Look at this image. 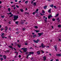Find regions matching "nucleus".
<instances>
[{"mask_svg":"<svg viewBox=\"0 0 61 61\" xmlns=\"http://www.w3.org/2000/svg\"><path fill=\"white\" fill-rule=\"evenodd\" d=\"M14 19L13 20L14 21H15V20H17V19L18 18V16L17 15L16 16L15 15L14 17Z\"/></svg>","mask_w":61,"mask_h":61,"instance_id":"nucleus-1","label":"nucleus"},{"mask_svg":"<svg viewBox=\"0 0 61 61\" xmlns=\"http://www.w3.org/2000/svg\"><path fill=\"white\" fill-rule=\"evenodd\" d=\"M33 41H34V43H35L37 44L38 42L40 41V40H39V39H37V41L34 40Z\"/></svg>","mask_w":61,"mask_h":61,"instance_id":"nucleus-2","label":"nucleus"},{"mask_svg":"<svg viewBox=\"0 0 61 61\" xmlns=\"http://www.w3.org/2000/svg\"><path fill=\"white\" fill-rule=\"evenodd\" d=\"M21 49L22 50L23 49L24 50V52H26L27 51V48H21Z\"/></svg>","mask_w":61,"mask_h":61,"instance_id":"nucleus-3","label":"nucleus"},{"mask_svg":"<svg viewBox=\"0 0 61 61\" xmlns=\"http://www.w3.org/2000/svg\"><path fill=\"white\" fill-rule=\"evenodd\" d=\"M43 33H38V35L39 36H38V37H39V36H40L41 35H43Z\"/></svg>","mask_w":61,"mask_h":61,"instance_id":"nucleus-4","label":"nucleus"},{"mask_svg":"<svg viewBox=\"0 0 61 61\" xmlns=\"http://www.w3.org/2000/svg\"><path fill=\"white\" fill-rule=\"evenodd\" d=\"M43 61H45L46 60V57L45 56H44L43 57Z\"/></svg>","mask_w":61,"mask_h":61,"instance_id":"nucleus-5","label":"nucleus"},{"mask_svg":"<svg viewBox=\"0 0 61 61\" xmlns=\"http://www.w3.org/2000/svg\"><path fill=\"white\" fill-rule=\"evenodd\" d=\"M5 32H6L7 31V30L8 29V28H7V26H5Z\"/></svg>","mask_w":61,"mask_h":61,"instance_id":"nucleus-6","label":"nucleus"},{"mask_svg":"<svg viewBox=\"0 0 61 61\" xmlns=\"http://www.w3.org/2000/svg\"><path fill=\"white\" fill-rule=\"evenodd\" d=\"M54 47L55 48L56 51H57V47H56V45H55L54 46Z\"/></svg>","mask_w":61,"mask_h":61,"instance_id":"nucleus-7","label":"nucleus"},{"mask_svg":"<svg viewBox=\"0 0 61 61\" xmlns=\"http://www.w3.org/2000/svg\"><path fill=\"white\" fill-rule=\"evenodd\" d=\"M29 53L30 56H31V54H34V52H29Z\"/></svg>","mask_w":61,"mask_h":61,"instance_id":"nucleus-8","label":"nucleus"},{"mask_svg":"<svg viewBox=\"0 0 61 61\" xmlns=\"http://www.w3.org/2000/svg\"><path fill=\"white\" fill-rule=\"evenodd\" d=\"M56 56H61V54H56Z\"/></svg>","mask_w":61,"mask_h":61,"instance_id":"nucleus-9","label":"nucleus"},{"mask_svg":"<svg viewBox=\"0 0 61 61\" xmlns=\"http://www.w3.org/2000/svg\"><path fill=\"white\" fill-rule=\"evenodd\" d=\"M47 17H46L45 18V19H44V21L46 23L47 22Z\"/></svg>","mask_w":61,"mask_h":61,"instance_id":"nucleus-10","label":"nucleus"},{"mask_svg":"<svg viewBox=\"0 0 61 61\" xmlns=\"http://www.w3.org/2000/svg\"><path fill=\"white\" fill-rule=\"evenodd\" d=\"M51 8L50 9H49V10L48 11V12H49V13H51Z\"/></svg>","mask_w":61,"mask_h":61,"instance_id":"nucleus-11","label":"nucleus"},{"mask_svg":"<svg viewBox=\"0 0 61 61\" xmlns=\"http://www.w3.org/2000/svg\"><path fill=\"white\" fill-rule=\"evenodd\" d=\"M52 17V16L51 15H50L48 16V18L49 19H50V17Z\"/></svg>","mask_w":61,"mask_h":61,"instance_id":"nucleus-12","label":"nucleus"},{"mask_svg":"<svg viewBox=\"0 0 61 61\" xmlns=\"http://www.w3.org/2000/svg\"><path fill=\"white\" fill-rule=\"evenodd\" d=\"M44 46V44L43 43H42L41 44V46L42 48H44V47H45V46Z\"/></svg>","mask_w":61,"mask_h":61,"instance_id":"nucleus-13","label":"nucleus"},{"mask_svg":"<svg viewBox=\"0 0 61 61\" xmlns=\"http://www.w3.org/2000/svg\"><path fill=\"white\" fill-rule=\"evenodd\" d=\"M36 2H34L33 3V5L34 6H36Z\"/></svg>","mask_w":61,"mask_h":61,"instance_id":"nucleus-14","label":"nucleus"},{"mask_svg":"<svg viewBox=\"0 0 61 61\" xmlns=\"http://www.w3.org/2000/svg\"><path fill=\"white\" fill-rule=\"evenodd\" d=\"M3 57L4 58V59H5L6 58V56H5V55H4L3 56Z\"/></svg>","mask_w":61,"mask_h":61,"instance_id":"nucleus-15","label":"nucleus"},{"mask_svg":"<svg viewBox=\"0 0 61 61\" xmlns=\"http://www.w3.org/2000/svg\"><path fill=\"white\" fill-rule=\"evenodd\" d=\"M36 34H35V35H33V38H35V37H36Z\"/></svg>","mask_w":61,"mask_h":61,"instance_id":"nucleus-16","label":"nucleus"},{"mask_svg":"<svg viewBox=\"0 0 61 61\" xmlns=\"http://www.w3.org/2000/svg\"><path fill=\"white\" fill-rule=\"evenodd\" d=\"M44 9H46L47 8V6H45L44 7Z\"/></svg>","mask_w":61,"mask_h":61,"instance_id":"nucleus-17","label":"nucleus"},{"mask_svg":"<svg viewBox=\"0 0 61 61\" xmlns=\"http://www.w3.org/2000/svg\"><path fill=\"white\" fill-rule=\"evenodd\" d=\"M59 15V14H56V15L55 16V17H57V16H58Z\"/></svg>","mask_w":61,"mask_h":61,"instance_id":"nucleus-18","label":"nucleus"},{"mask_svg":"<svg viewBox=\"0 0 61 61\" xmlns=\"http://www.w3.org/2000/svg\"><path fill=\"white\" fill-rule=\"evenodd\" d=\"M29 14V13L28 12H25L24 13V14L25 15H26L27 14Z\"/></svg>","mask_w":61,"mask_h":61,"instance_id":"nucleus-19","label":"nucleus"},{"mask_svg":"<svg viewBox=\"0 0 61 61\" xmlns=\"http://www.w3.org/2000/svg\"><path fill=\"white\" fill-rule=\"evenodd\" d=\"M37 54L39 55V54H40V51H38L37 52Z\"/></svg>","mask_w":61,"mask_h":61,"instance_id":"nucleus-20","label":"nucleus"},{"mask_svg":"<svg viewBox=\"0 0 61 61\" xmlns=\"http://www.w3.org/2000/svg\"><path fill=\"white\" fill-rule=\"evenodd\" d=\"M50 7H53V4H52L50 5Z\"/></svg>","mask_w":61,"mask_h":61,"instance_id":"nucleus-21","label":"nucleus"},{"mask_svg":"<svg viewBox=\"0 0 61 61\" xmlns=\"http://www.w3.org/2000/svg\"><path fill=\"white\" fill-rule=\"evenodd\" d=\"M19 22L18 21H16L15 22V23L16 24H17V25H18V22Z\"/></svg>","mask_w":61,"mask_h":61,"instance_id":"nucleus-22","label":"nucleus"},{"mask_svg":"<svg viewBox=\"0 0 61 61\" xmlns=\"http://www.w3.org/2000/svg\"><path fill=\"white\" fill-rule=\"evenodd\" d=\"M35 28H36V29H37L38 28V27L37 26H35Z\"/></svg>","mask_w":61,"mask_h":61,"instance_id":"nucleus-23","label":"nucleus"},{"mask_svg":"<svg viewBox=\"0 0 61 61\" xmlns=\"http://www.w3.org/2000/svg\"><path fill=\"white\" fill-rule=\"evenodd\" d=\"M30 54H28V55L27 56V58H27V59L28 58V56H30Z\"/></svg>","mask_w":61,"mask_h":61,"instance_id":"nucleus-24","label":"nucleus"},{"mask_svg":"<svg viewBox=\"0 0 61 61\" xmlns=\"http://www.w3.org/2000/svg\"><path fill=\"white\" fill-rule=\"evenodd\" d=\"M30 54H28V55L27 56V58H27V59L28 58V56H30Z\"/></svg>","mask_w":61,"mask_h":61,"instance_id":"nucleus-25","label":"nucleus"},{"mask_svg":"<svg viewBox=\"0 0 61 61\" xmlns=\"http://www.w3.org/2000/svg\"><path fill=\"white\" fill-rule=\"evenodd\" d=\"M7 14L8 15H11V14H12V13L10 12L9 13H7Z\"/></svg>","mask_w":61,"mask_h":61,"instance_id":"nucleus-26","label":"nucleus"},{"mask_svg":"<svg viewBox=\"0 0 61 61\" xmlns=\"http://www.w3.org/2000/svg\"><path fill=\"white\" fill-rule=\"evenodd\" d=\"M20 10L21 11V12H23L24 11V10H23V9H20Z\"/></svg>","mask_w":61,"mask_h":61,"instance_id":"nucleus-27","label":"nucleus"},{"mask_svg":"<svg viewBox=\"0 0 61 61\" xmlns=\"http://www.w3.org/2000/svg\"><path fill=\"white\" fill-rule=\"evenodd\" d=\"M61 25H58V27H61Z\"/></svg>","mask_w":61,"mask_h":61,"instance_id":"nucleus-28","label":"nucleus"},{"mask_svg":"<svg viewBox=\"0 0 61 61\" xmlns=\"http://www.w3.org/2000/svg\"><path fill=\"white\" fill-rule=\"evenodd\" d=\"M10 9L9 8H8V10L9 11V12H10Z\"/></svg>","mask_w":61,"mask_h":61,"instance_id":"nucleus-29","label":"nucleus"},{"mask_svg":"<svg viewBox=\"0 0 61 61\" xmlns=\"http://www.w3.org/2000/svg\"><path fill=\"white\" fill-rule=\"evenodd\" d=\"M18 47H20V48L21 47V46L18 44Z\"/></svg>","mask_w":61,"mask_h":61,"instance_id":"nucleus-30","label":"nucleus"},{"mask_svg":"<svg viewBox=\"0 0 61 61\" xmlns=\"http://www.w3.org/2000/svg\"><path fill=\"white\" fill-rule=\"evenodd\" d=\"M4 36V33H2L1 35V36Z\"/></svg>","mask_w":61,"mask_h":61,"instance_id":"nucleus-31","label":"nucleus"},{"mask_svg":"<svg viewBox=\"0 0 61 61\" xmlns=\"http://www.w3.org/2000/svg\"><path fill=\"white\" fill-rule=\"evenodd\" d=\"M28 3V1H27L25 2V4H27Z\"/></svg>","mask_w":61,"mask_h":61,"instance_id":"nucleus-32","label":"nucleus"},{"mask_svg":"<svg viewBox=\"0 0 61 61\" xmlns=\"http://www.w3.org/2000/svg\"><path fill=\"white\" fill-rule=\"evenodd\" d=\"M36 33H38V32H39V30H36Z\"/></svg>","mask_w":61,"mask_h":61,"instance_id":"nucleus-33","label":"nucleus"},{"mask_svg":"<svg viewBox=\"0 0 61 61\" xmlns=\"http://www.w3.org/2000/svg\"><path fill=\"white\" fill-rule=\"evenodd\" d=\"M41 52H42V53L43 54H44V51H43L42 50H41Z\"/></svg>","mask_w":61,"mask_h":61,"instance_id":"nucleus-34","label":"nucleus"},{"mask_svg":"<svg viewBox=\"0 0 61 61\" xmlns=\"http://www.w3.org/2000/svg\"><path fill=\"white\" fill-rule=\"evenodd\" d=\"M3 30H4V28H2L0 30L1 31H3Z\"/></svg>","mask_w":61,"mask_h":61,"instance_id":"nucleus-35","label":"nucleus"},{"mask_svg":"<svg viewBox=\"0 0 61 61\" xmlns=\"http://www.w3.org/2000/svg\"><path fill=\"white\" fill-rule=\"evenodd\" d=\"M0 60L1 61H3V58H0Z\"/></svg>","mask_w":61,"mask_h":61,"instance_id":"nucleus-36","label":"nucleus"},{"mask_svg":"<svg viewBox=\"0 0 61 61\" xmlns=\"http://www.w3.org/2000/svg\"><path fill=\"white\" fill-rule=\"evenodd\" d=\"M25 29H25V28H23V30H25Z\"/></svg>","mask_w":61,"mask_h":61,"instance_id":"nucleus-37","label":"nucleus"},{"mask_svg":"<svg viewBox=\"0 0 61 61\" xmlns=\"http://www.w3.org/2000/svg\"><path fill=\"white\" fill-rule=\"evenodd\" d=\"M60 21V20H57V21L58 22H59Z\"/></svg>","mask_w":61,"mask_h":61,"instance_id":"nucleus-38","label":"nucleus"},{"mask_svg":"<svg viewBox=\"0 0 61 61\" xmlns=\"http://www.w3.org/2000/svg\"><path fill=\"white\" fill-rule=\"evenodd\" d=\"M32 14L34 15H35V14H36V13H35V12H34Z\"/></svg>","mask_w":61,"mask_h":61,"instance_id":"nucleus-39","label":"nucleus"},{"mask_svg":"<svg viewBox=\"0 0 61 61\" xmlns=\"http://www.w3.org/2000/svg\"><path fill=\"white\" fill-rule=\"evenodd\" d=\"M1 18H4V17H5L4 16H1Z\"/></svg>","mask_w":61,"mask_h":61,"instance_id":"nucleus-40","label":"nucleus"},{"mask_svg":"<svg viewBox=\"0 0 61 61\" xmlns=\"http://www.w3.org/2000/svg\"><path fill=\"white\" fill-rule=\"evenodd\" d=\"M25 45H28V44L27 43H26L25 44Z\"/></svg>","mask_w":61,"mask_h":61,"instance_id":"nucleus-41","label":"nucleus"},{"mask_svg":"<svg viewBox=\"0 0 61 61\" xmlns=\"http://www.w3.org/2000/svg\"><path fill=\"white\" fill-rule=\"evenodd\" d=\"M24 23L23 22H21V24H22L23 25V24H24Z\"/></svg>","mask_w":61,"mask_h":61,"instance_id":"nucleus-42","label":"nucleus"},{"mask_svg":"<svg viewBox=\"0 0 61 61\" xmlns=\"http://www.w3.org/2000/svg\"><path fill=\"white\" fill-rule=\"evenodd\" d=\"M9 51L8 50H7L6 52H9Z\"/></svg>","mask_w":61,"mask_h":61,"instance_id":"nucleus-43","label":"nucleus"},{"mask_svg":"<svg viewBox=\"0 0 61 61\" xmlns=\"http://www.w3.org/2000/svg\"><path fill=\"white\" fill-rule=\"evenodd\" d=\"M52 21H54L55 20V19H53L52 20Z\"/></svg>","mask_w":61,"mask_h":61,"instance_id":"nucleus-44","label":"nucleus"},{"mask_svg":"<svg viewBox=\"0 0 61 61\" xmlns=\"http://www.w3.org/2000/svg\"><path fill=\"white\" fill-rule=\"evenodd\" d=\"M16 6L17 8H19V6H18V5H16Z\"/></svg>","mask_w":61,"mask_h":61,"instance_id":"nucleus-45","label":"nucleus"},{"mask_svg":"<svg viewBox=\"0 0 61 61\" xmlns=\"http://www.w3.org/2000/svg\"><path fill=\"white\" fill-rule=\"evenodd\" d=\"M21 57V56L20 55H19V57L20 58V57Z\"/></svg>","mask_w":61,"mask_h":61,"instance_id":"nucleus-46","label":"nucleus"},{"mask_svg":"<svg viewBox=\"0 0 61 61\" xmlns=\"http://www.w3.org/2000/svg\"><path fill=\"white\" fill-rule=\"evenodd\" d=\"M9 47H10V48H12V46H9Z\"/></svg>","mask_w":61,"mask_h":61,"instance_id":"nucleus-47","label":"nucleus"},{"mask_svg":"<svg viewBox=\"0 0 61 61\" xmlns=\"http://www.w3.org/2000/svg\"><path fill=\"white\" fill-rule=\"evenodd\" d=\"M28 54L27 52H26L25 53V55H26V54Z\"/></svg>","mask_w":61,"mask_h":61,"instance_id":"nucleus-48","label":"nucleus"},{"mask_svg":"<svg viewBox=\"0 0 61 61\" xmlns=\"http://www.w3.org/2000/svg\"><path fill=\"white\" fill-rule=\"evenodd\" d=\"M54 8H55V9H56V6H54Z\"/></svg>","mask_w":61,"mask_h":61,"instance_id":"nucleus-49","label":"nucleus"},{"mask_svg":"<svg viewBox=\"0 0 61 61\" xmlns=\"http://www.w3.org/2000/svg\"><path fill=\"white\" fill-rule=\"evenodd\" d=\"M45 13V11H42V13Z\"/></svg>","mask_w":61,"mask_h":61,"instance_id":"nucleus-50","label":"nucleus"},{"mask_svg":"<svg viewBox=\"0 0 61 61\" xmlns=\"http://www.w3.org/2000/svg\"><path fill=\"white\" fill-rule=\"evenodd\" d=\"M15 2H17V0H15Z\"/></svg>","mask_w":61,"mask_h":61,"instance_id":"nucleus-51","label":"nucleus"},{"mask_svg":"<svg viewBox=\"0 0 61 61\" xmlns=\"http://www.w3.org/2000/svg\"><path fill=\"white\" fill-rule=\"evenodd\" d=\"M14 3V2H10V3H11V4H13V3Z\"/></svg>","mask_w":61,"mask_h":61,"instance_id":"nucleus-52","label":"nucleus"},{"mask_svg":"<svg viewBox=\"0 0 61 61\" xmlns=\"http://www.w3.org/2000/svg\"><path fill=\"white\" fill-rule=\"evenodd\" d=\"M56 61H59L58 59H56Z\"/></svg>","mask_w":61,"mask_h":61,"instance_id":"nucleus-53","label":"nucleus"},{"mask_svg":"<svg viewBox=\"0 0 61 61\" xmlns=\"http://www.w3.org/2000/svg\"><path fill=\"white\" fill-rule=\"evenodd\" d=\"M49 55L50 56H52V55H51V54H50V53L49 54Z\"/></svg>","mask_w":61,"mask_h":61,"instance_id":"nucleus-54","label":"nucleus"},{"mask_svg":"<svg viewBox=\"0 0 61 61\" xmlns=\"http://www.w3.org/2000/svg\"><path fill=\"white\" fill-rule=\"evenodd\" d=\"M59 41H61V39H59Z\"/></svg>","mask_w":61,"mask_h":61,"instance_id":"nucleus-55","label":"nucleus"},{"mask_svg":"<svg viewBox=\"0 0 61 61\" xmlns=\"http://www.w3.org/2000/svg\"><path fill=\"white\" fill-rule=\"evenodd\" d=\"M16 57H17V56H16V55L15 56V58H16Z\"/></svg>","mask_w":61,"mask_h":61,"instance_id":"nucleus-56","label":"nucleus"},{"mask_svg":"<svg viewBox=\"0 0 61 61\" xmlns=\"http://www.w3.org/2000/svg\"><path fill=\"white\" fill-rule=\"evenodd\" d=\"M16 34H19V32H16Z\"/></svg>","mask_w":61,"mask_h":61,"instance_id":"nucleus-57","label":"nucleus"},{"mask_svg":"<svg viewBox=\"0 0 61 61\" xmlns=\"http://www.w3.org/2000/svg\"><path fill=\"white\" fill-rule=\"evenodd\" d=\"M33 1H32L31 2V3L32 4H33Z\"/></svg>","mask_w":61,"mask_h":61,"instance_id":"nucleus-58","label":"nucleus"},{"mask_svg":"<svg viewBox=\"0 0 61 61\" xmlns=\"http://www.w3.org/2000/svg\"><path fill=\"white\" fill-rule=\"evenodd\" d=\"M59 20V18H58L57 19V20Z\"/></svg>","mask_w":61,"mask_h":61,"instance_id":"nucleus-59","label":"nucleus"},{"mask_svg":"<svg viewBox=\"0 0 61 61\" xmlns=\"http://www.w3.org/2000/svg\"><path fill=\"white\" fill-rule=\"evenodd\" d=\"M16 8V7H15L13 9H15Z\"/></svg>","mask_w":61,"mask_h":61,"instance_id":"nucleus-60","label":"nucleus"},{"mask_svg":"<svg viewBox=\"0 0 61 61\" xmlns=\"http://www.w3.org/2000/svg\"><path fill=\"white\" fill-rule=\"evenodd\" d=\"M11 16H13V14H11Z\"/></svg>","mask_w":61,"mask_h":61,"instance_id":"nucleus-61","label":"nucleus"},{"mask_svg":"<svg viewBox=\"0 0 61 61\" xmlns=\"http://www.w3.org/2000/svg\"><path fill=\"white\" fill-rule=\"evenodd\" d=\"M38 10H36V12H38Z\"/></svg>","mask_w":61,"mask_h":61,"instance_id":"nucleus-62","label":"nucleus"},{"mask_svg":"<svg viewBox=\"0 0 61 61\" xmlns=\"http://www.w3.org/2000/svg\"><path fill=\"white\" fill-rule=\"evenodd\" d=\"M2 38H5V37L4 36H3H3H2Z\"/></svg>","mask_w":61,"mask_h":61,"instance_id":"nucleus-63","label":"nucleus"},{"mask_svg":"<svg viewBox=\"0 0 61 61\" xmlns=\"http://www.w3.org/2000/svg\"><path fill=\"white\" fill-rule=\"evenodd\" d=\"M21 1H19V3H21Z\"/></svg>","mask_w":61,"mask_h":61,"instance_id":"nucleus-64","label":"nucleus"}]
</instances>
